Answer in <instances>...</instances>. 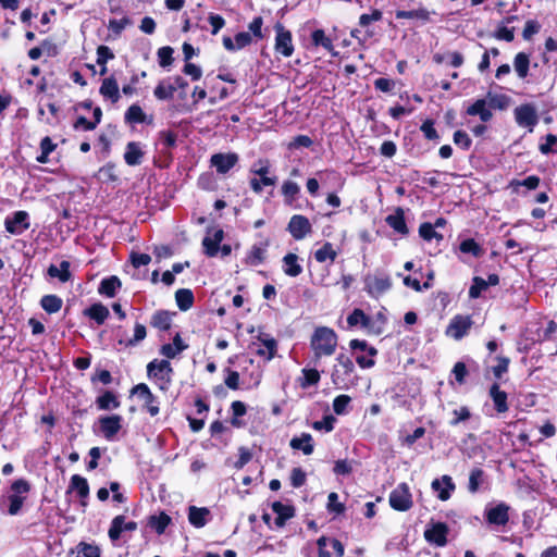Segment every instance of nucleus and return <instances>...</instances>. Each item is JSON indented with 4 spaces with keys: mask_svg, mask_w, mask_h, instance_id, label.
<instances>
[{
    "mask_svg": "<svg viewBox=\"0 0 557 557\" xmlns=\"http://www.w3.org/2000/svg\"><path fill=\"white\" fill-rule=\"evenodd\" d=\"M173 48L165 46L158 50V61L160 66L166 67L172 64L173 62Z\"/></svg>",
    "mask_w": 557,
    "mask_h": 557,
    "instance_id": "nucleus-54",
    "label": "nucleus"
},
{
    "mask_svg": "<svg viewBox=\"0 0 557 557\" xmlns=\"http://www.w3.org/2000/svg\"><path fill=\"white\" fill-rule=\"evenodd\" d=\"M70 265V262L65 260L62 261L59 267L51 264L48 268V275L50 277H57L62 283H65L71 278Z\"/></svg>",
    "mask_w": 557,
    "mask_h": 557,
    "instance_id": "nucleus-36",
    "label": "nucleus"
},
{
    "mask_svg": "<svg viewBox=\"0 0 557 557\" xmlns=\"http://www.w3.org/2000/svg\"><path fill=\"white\" fill-rule=\"evenodd\" d=\"M487 287H488V283H485L484 278H482L480 276L473 277L472 285L470 286V289H469V297L472 299L479 298L481 296L482 292L485 290Z\"/></svg>",
    "mask_w": 557,
    "mask_h": 557,
    "instance_id": "nucleus-53",
    "label": "nucleus"
},
{
    "mask_svg": "<svg viewBox=\"0 0 557 557\" xmlns=\"http://www.w3.org/2000/svg\"><path fill=\"white\" fill-rule=\"evenodd\" d=\"M73 491H75L79 498L82 499V505L86 506V499L89 495V485L87 480L79 474L72 475L67 493H71Z\"/></svg>",
    "mask_w": 557,
    "mask_h": 557,
    "instance_id": "nucleus-17",
    "label": "nucleus"
},
{
    "mask_svg": "<svg viewBox=\"0 0 557 557\" xmlns=\"http://www.w3.org/2000/svg\"><path fill=\"white\" fill-rule=\"evenodd\" d=\"M287 231L293 238L301 240L312 232V226L308 218L301 214H295L289 220Z\"/></svg>",
    "mask_w": 557,
    "mask_h": 557,
    "instance_id": "nucleus-8",
    "label": "nucleus"
},
{
    "mask_svg": "<svg viewBox=\"0 0 557 557\" xmlns=\"http://www.w3.org/2000/svg\"><path fill=\"white\" fill-rule=\"evenodd\" d=\"M187 345L184 344L180 334H176L172 344H165L161 347V354L166 358H175L180 352L185 350Z\"/></svg>",
    "mask_w": 557,
    "mask_h": 557,
    "instance_id": "nucleus-33",
    "label": "nucleus"
},
{
    "mask_svg": "<svg viewBox=\"0 0 557 557\" xmlns=\"http://www.w3.org/2000/svg\"><path fill=\"white\" fill-rule=\"evenodd\" d=\"M121 281L117 276L103 278L98 287V293L107 297H114L117 289L121 288Z\"/></svg>",
    "mask_w": 557,
    "mask_h": 557,
    "instance_id": "nucleus-29",
    "label": "nucleus"
},
{
    "mask_svg": "<svg viewBox=\"0 0 557 557\" xmlns=\"http://www.w3.org/2000/svg\"><path fill=\"white\" fill-rule=\"evenodd\" d=\"M238 162V154L235 152L214 153L210 158L211 166L216 169L219 174H226Z\"/></svg>",
    "mask_w": 557,
    "mask_h": 557,
    "instance_id": "nucleus-10",
    "label": "nucleus"
},
{
    "mask_svg": "<svg viewBox=\"0 0 557 557\" xmlns=\"http://www.w3.org/2000/svg\"><path fill=\"white\" fill-rule=\"evenodd\" d=\"M146 114L138 104H132L125 112V120L129 123H144Z\"/></svg>",
    "mask_w": 557,
    "mask_h": 557,
    "instance_id": "nucleus-51",
    "label": "nucleus"
},
{
    "mask_svg": "<svg viewBox=\"0 0 557 557\" xmlns=\"http://www.w3.org/2000/svg\"><path fill=\"white\" fill-rule=\"evenodd\" d=\"M210 515V511L206 507H196L190 506L188 508V521L191 525L195 528H202L208 522V516Z\"/></svg>",
    "mask_w": 557,
    "mask_h": 557,
    "instance_id": "nucleus-25",
    "label": "nucleus"
},
{
    "mask_svg": "<svg viewBox=\"0 0 557 557\" xmlns=\"http://www.w3.org/2000/svg\"><path fill=\"white\" fill-rule=\"evenodd\" d=\"M392 287L388 275H368L364 278V290L373 298H379Z\"/></svg>",
    "mask_w": 557,
    "mask_h": 557,
    "instance_id": "nucleus-6",
    "label": "nucleus"
},
{
    "mask_svg": "<svg viewBox=\"0 0 557 557\" xmlns=\"http://www.w3.org/2000/svg\"><path fill=\"white\" fill-rule=\"evenodd\" d=\"M540 151L543 154L557 152V136L554 134L546 135L545 143L540 145Z\"/></svg>",
    "mask_w": 557,
    "mask_h": 557,
    "instance_id": "nucleus-56",
    "label": "nucleus"
},
{
    "mask_svg": "<svg viewBox=\"0 0 557 557\" xmlns=\"http://www.w3.org/2000/svg\"><path fill=\"white\" fill-rule=\"evenodd\" d=\"M40 305L48 313H55L62 308V299L55 295H46L41 298Z\"/></svg>",
    "mask_w": 557,
    "mask_h": 557,
    "instance_id": "nucleus-43",
    "label": "nucleus"
},
{
    "mask_svg": "<svg viewBox=\"0 0 557 557\" xmlns=\"http://www.w3.org/2000/svg\"><path fill=\"white\" fill-rule=\"evenodd\" d=\"M336 419L329 414V416H325L322 420L320 421H314L312 423V428L317 431H325V432H331L333 429H334V423H335Z\"/></svg>",
    "mask_w": 557,
    "mask_h": 557,
    "instance_id": "nucleus-58",
    "label": "nucleus"
},
{
    "mask_svg": "<svg viewBox=\"0 0 557 557\" xmlns=\"http://www.w3.org/2000/svg\"><path fill=\"white\" fill-rule=\"evenodd\" d=\"M513 69L520 79H524L529 74L530 57L524 52H519L513 58Z\"/></svg>",
    "mask_w": 557,
    "mask_h": 557,
    "instance_id": "nucleus-31",
    "label": "nucleus"
},
{
    "mask_svg": "<svg viewBox=\"0 0 557 557\" xmlns=\"http://www.w3.org/2000/svg\"><path fill=\"white\" fill-rule=\"evenodd\" d=\"M448 528L445 523H434L424 531V537L429 543L436 546H445L447 543Z\"/></svg>",
    "mask_w": 557,
    "mask_h": 557,
    "instance_id": "nucleus-13",
    "label": "nucleus"
},
{
    "mask_svg": "<svg viewBox=\"0 0 557 557\" xmlns=\"http://www.w3.org/2000/svg\"><path fill=\"white\" fill-rule=\"evenodd\" d=\"M30 491V484L25 479H17L12 482L10 487V494L7 496L0 497V508H2L5 504L7 513L9 516H17L25 503L26 494Z\"/></svg>",
    "mask_w": 557,
    "mask_h": 557,
    "instance_id": "nucleus-1",
    "label": "nucleus"
},
{
    "mask_svg": "<svg viewBox=\"0 0 557 557\" xmlns=\"http://www.w3.org/2000/svg\"><path fill=\"white\" fill-rule=\"evenodd\" d=\"M320 381V373L315 369H304L302 377L300 379V386L307 388L311 385L318 384Z\"/></svg>",
    "mask_w": 557,
    "mask_h": 557,
    "instance_id": "nucleus-50",
    "label": "nucleus"
},
{
    "mask_svg": "<svg viewBox=\"0 0 557 557\" xmlns=\"http://www.w3.org/2000/svg\"><path fill=\"white\" fill-rule=\"evenodd\" d=\"M96 403L98 408L101 410L116 409L120 407V401L117 400L116 396L110 391H107L101 396H99Z\"/></svg>",
    "mask_w": 557,
    "mask_h": 557,
    "instance_id": "nucleus-40",
    "label": "nucleus"
},
{
    "mask_svg": "<svg viewBox=\"0 0 557 557\" xmlns=\"http://www.w3.org/2000/svg\"><path fill=\"white\" fill-rule=\"evenodd\" d=\"M485 99L492 109L506 110L511 103V98L509 96L504 94H494L492 91L486 94Z\"/></svg>",
    "mask_w": 557,
    "mask_h": 557,
    "instance_id": "nucleus-35",
    "label": "nucleus"
},
{
    "mask_svg": "<svg viewBox=\"0 0 557 557\" xmlns=\"http://www.w3.org/2000/svg\"><path fill=\"white\" fill-rule=\"evenodd\" d=\"M176 91V86L172 85L171 83L161 82L158 84V86L154 88V96L159 100H168L171 99L174 96V92Z\"/></svg>",
    "mask_w": 557,
    "mask_h": 557,
    "instance_id": "nucleus-46",
    "label": "nucleus"
},
{
    "mask_svg": "<svg viewBox=\"0 0 557 557\" xmlns=\"http://www.w3.org/2000/svg\"><path fill=\"white\" fill-rule=\"evenodd\" d=\"M419 235L426 242H431L433 239L440 242L443 239V235L437 233L434 225L429 222H424L419 226Z\"/></svg>",
    "mask_w": 557,
    "mask_h": 557,
    "instance_id": "nucleus-47",
    "label": "nucleus"
},
{
    "mask_svg": "<svg viewBox=\"0 0 557 557\" xmlns=\"http://www.w3.org/2000/svg\"><path fill=\"white\" fill-rule=\"evenodd\" d=\"M175 300L177 307L182 311H186L190 309L194 304V294L190 289L187 288L177 289L175 293Z\"/></svg>",
    "mask_w": 557,
    "mask_h": 557,
    "instance_id": "nucleus-37",
    "label": "nucleus"
},
{
    "mask_svg": "<svg viewBox=\"0 0 557 557\" xmlns=\"http://www.w3.org/2000/svg\"><path fill=\"white\" fill-rule=\"evenodd\" d=\"M337 257L336 250L333 248L331 243H324L321 248L315 250L314 258L318 262L323 263L325 261L334 262Z\"/></svg>",
    "mask_w": 557,
    "mask_h": 557,
    "instance_id": "nucleus-41",
    "label": "nucleus"
},
{
    "mask_svg": "<svg viewBox=\"0 0 557 557\" xmlns=\"http://www.w3.org/2000/svg\"><path fill=\"white\" fill-rule=\"evenodd\" d=\"M433 491L437 492V497L445 502L450 498L451 492L455 490V483L451 476L445 474L441 479H435L431 484Z\"/></svg>",
    "mask_w": 557,
    "mask_h": 557,
    "instance_id": "nucleus-15",
    "label": "nucleus"
},
{
    "mask_svg": "<svg viewBox=\"0 0 557 557\" xmlns=\"http://www.w3.org/2000/svg\"><path fill=\"white\" fill-rule=\"evenodd\" d=\"M265 252L264 246L253 245L246 255L245 263L252 267L261 264L265 259Z\"/></svg>",
    "mask_w": 557,
    "mask_h": 557,
    "instance_id": "nucleus-34",
    "label": "nucleus"
},
{
    "mask_svg": "<svg viewBox=\"0 0 557 557\" xmlns=\"http://www.w3.org/2000/svg\"><path fill=\"white\" fill-rule=\"evenodd\" d=\"M84 315L96 321L98 324H103L110 315L109 309L101 302H96L89 308L84 310Z\"/></svg>",
    "mask_w": 557,
    "mask_h": 557,
    "instance_id": "nucleus-26",
    "label": "nucleus"
},
{
    "mask_svg": "<svg viewBox=\"0 0 557 557\" xmlns=\"http://www.w3.org/2000/svg\"><path fill=\"white\" fill-rule=\"evenodd\" d=\"M487 484V475L481 468H473L469 473L468 491L471 494L478 493Z\"/></svg>",
    "mask_w": 557,
    "mask_h": 557,
    "instance_id": "nucleus-20",
    "label": "nucleus"
},
{
    "mask_svg": "<svg viewBox=\"0 0 557 557\" xmlns=\"http://www.w3.org/2000/svg\"><path fill=\"white\" fill-rule=\"evenodd\" d=\"M336 361L337 364L334 366L331 375L332 382L337 388L345 389L352 383L355 366L351 359L345 355H339Z\"/></svg>",
    "mask_w": 557,
    "mask_h": 557,
    "instance_id": "nucleus-3",
    "label": "nucleus"
},
{
    "mask_svg": "<svg viewBox=\"0 0 557 557\" xmlns=\"http://www.w3.org/2000/svg\"><path fill=\"white\" fill-rule=\"evenodd\" d=\"M459 249L463 253H470L473 257H479L482 253V248L472 238L465 239L460 243Z\"/></svg>",
    "mask_w": 557,
    "mask_h": 557,
    "instance_id": "nucleus-52",
    "label": "nucleus"
},
{
    "mask_svg": "<svg viewBox=\"0 0 557 557\" xmlns=\"http://www.w3.org/2000/svg\"><path fill=\"white\" fill-rule=\"evenodd\" d=\"M78 547L79 554H82L84 557H100V549L98 546L81 543Z\"/></svg>",
    "mask_w": 557,
    "mask_h": 557,
    "instance_id": "nucleus-64",
    "label": "nucleus"
},
{
    "mask_svg": "<svg viewBox=\"0 0 557 557\" xmlns=\"http://www.w3.org/2000/svg\"><path fill=\"white\" fill-rule=\"evenodd\" d=\"M389 505L397 511H407L412 507V497L409 486L400 483L389 494Z\"/></svg>",
    "mask_w": 557,
    "mask_h": 557,
    "instance_id": "nucleus-4",
    "label": "nucleus"
},
{
    "mask_svg": "<svg viewBox=\"0 0 557 557\" xmlns=\"http://www.w3.org/2000/svg\"><path fill=\"white\" fill-rule=\"evenodd\" d=\"M224 238L223 230H215L212 236L207 235L202 240L205 252L208 257H215L220 249V244Z\"/></svg>",
    "mask_w": 557,
    "mask_h": 557,
    "instance_id": "nucleus-18",
    "label": "nucleus"
},
{
    "mask_svg": "<svg viewBox=\"0 0 557 557\" xmlns=\"http://www.w3.org/2000/svg\"><path fill=\"white\" fill-rule=\"evenodd\" d=\"M275 50L284 57H290L294 52L292 34L288 30H285L282 26L277 27Z\"/></svg>",
    "mask_w": 557,
    "mask_h": 557,
    "instance_id": "nucleus-14",
    "label": "nucleus"
},
{
    "mask_svg": "<svg viewBox=\"0 0 557 557\" xmlns=\"http://www.w3.org/2000/svg\"><path fill=\"white\" fill-rule=\"evenodd\" d=\"M99 424L101 433L106 440L112 441L122 429V417L119 414L101 417L99 419Z\"/></svg>",
    "mask_w": 557,
    "mask_h": 557,
    "instance_id": "nucleus-11",
    "label": "nucleus"
},
{
    "mask_svg": "<svg viewBox=\"0 0 557 557\" xmlns=\"http://www.w3.org/2000/svg\"><path fill=\"white\" fill-rule=\"evenodd\" d=\"M147 372L149 376L164 379L163 373L170 374L172 372V367L168 360H153L148 363Z\"/></svg>",
    "mask_w": 557,
    "mask_h": 557,
    "instance_id": "nucleus-30",
    "label": "nucleus"
},
{
    "mask_svg": "<svg viewBox=\"0 0 557 557\" xmlns=\"http://www.w3.org/2000/svg\"><path fill=\"white\" fill-rule=\"evenodd\" d=\"M124 520L125 517L123 515L116 516L111 521V525L109 528L108 535L111 541L115 542L121 537L122 532L124 531Z\"/></svg>",
    "mask_w": 557,
    "mask_h": 557,
    "instance_id": "nucleus-48",
    "label": "nucleus"
},
{
    "mask_svg": "<svg viewBox=\"0 0 557 557\" xmlns=\"http://www.w3.org/2000/svg\"><path fill=\"white\" fill-rule=\"evenodd\" d=\"M311 38H312V42L315 46H321L327 50H331L333 47L332 40L325 36V33L323 29H315L312 33Z\"/></svg>",
    "mask_w": 557,
    "mask_h": 557,
    "instance_id": "nucleus-55",
    "label": "nucleus"
},
{
    "mask_svg": "<svg viewBox=\"0 0 557 557\" xmlns=\"http://www.w3.org/2000/svg\"><path fill=\"white\" fill-rule=\"evenodd\" d=\"M113 58L114 54L108 46L101 45L97 48V64L106 65V63Z\"/></svg>",
    "mask_w": 557,
    "mask_h": 557,
    "instance_id": "nucleus-63",
    "label": "nucleus"
},
{
    "mask_svg": "<svg viewBox=\"0 0 557 557\" xmlns=\"http://www.w3.org/2000/svg\"><path fill=\"white\" fill-rule=\"evenodd\" d=\"M231 408L234 416V418L232 419V425L240 426V423L237 420V418L243 417L246 413V405L240 400H235L232 403Z\"/></svg>",
    "mask_w": 557,
    "mask_h": 557,
    "instance_id": "nucleus-59",
    "label": "nucleus"
},
{
    "mask_svg": "<svg viewBox=\"0 0 557 557\" xmlns=\"http://www.w3.org/2000/svg\"><path fill=\"white\" fill-rule=\"evenodd\" d=\"M430 15V11H428L425 8H419L417 10L410 11L398 10L395 13L396 18H417L422 22H429Z\"/></svg>",
    "mask_w": 557,
    "mask_h": 557,
    "instance_id": "nucleus-38",
    "label": "nucleus"
},
{
    "mask_svg": "<svg viewBox=\"0 0 557 557\" xmlns=\"http://www.w3.org/2000/svg\"><path fill=\"white\" fill-rule=\"evenodd\" d=\"M290 447L301 450L305 455H311L313 453L312 436L309 433H302L299 437L292 438Z\"/></svg>",
    "mask_w": 557,
    "mask_h": 557,
    "instance_id": "nucleus-32",
    "label": "nucleus"
},
{
    "mask_svg": "<svg viewBox=\"0 0 557 557\" xmlns=\"http://www.w3.org/2000/svg\"><path fill=\"white\" fill-rule=\"evenodd\" d=\"M29 215L26 211H16L4 220L5 231L12 235H21L29 228Z\"/></svg>",
    "mask_w": 557,
    "mask_h": 557,
    "instance_id": "nucleus-7",
    "label": "nucleus"
},
{
    "mask_svg": "<svg viewBox=\"0 0 557 557\" xmlns=\"http://www.w3.org/2000/svg\"><path fill=\"white\" fill-rule=\"evenodd\" d=\"M272 510L277 515L275 518V524L282 528L285 522L294 517V508L288 505H284L281 502H274L272 504Z\"/></svg>",
    "mask_w": 557,
    "mask_h": 557,
    "instance_id": "nucleus-28",
    "label": "nucleus"
},
{
    "mask_svg": "<svg viewBox=\"0 0 557 557\" xmlns=\"http://www.w3.org/2000/svg\"><path fill=\"white\" fill-rule=\"evenodd\" d=\"M171 523V518L164 513L161 512L158 516H151L149 518V525L158 533L162 534L164 533L168 525Z\"/></svg>",
    "mask_w": 557,
    "mask_h": 557,
    "instance_id": "nucleus-44",
    "label": "nucleus"
},
{
    "mask_svg": "<svg viewBox=\"0 0 557 557\" xmlns=\"http://www.w3.org/2000/svg\"><path fill=\"white\" fill-rule=\"evenodd\" d=\"M351 398L348 395H338L333 400V410L336 414H344Z\"/></svg>",
    "mask_w": 557,
    "mask_h": 557,
    "instance_id": "nucleus-57",
    "label": "nucleus"
},
{
    "mask_svg": "<svg viewBox=\"0 0 557 557\" xmlns=\"http://www.w3.org/2000/svg\"><path fill=\"white\" fill-rule=\"evenodd\" d=\"M282 195L286 203H292L300 193V186L290 180L283 182L281 187Z\"/></svg>",
    "mask_w": 557,
    "mask_h": 557,
    "instance_id": "nucleus-39",
    "label": "nucleus"
},
{
    "mask_svg": "<svg viewBox=\"0 0 557 557\" xmlns=\"http://www.w3.org/2000/svg\"><path fill=\"white\" fill-rule=\"evenodd\" d=\"M150 323L158 330L166 331L171 326V317L166 311H157L153 313Z\"/></svg>",
    "mask_w": 557,
    "mask_h": 557,
    "instance_id": "nucleus-45",
    "label": "nucleus"
},
{
    "mask_svg": "<svg viewBox=\"0 0 557 557\" xmlns=\"http://www.w3.org/2000/svg\"><path fill=\"white\" fill-rule=\"evenodd\" d=\"M349 326L361 325L368 327L370 325V318L361 310L355 309L347 318Z\"/></svg>",
    "mask_w": 557,
    "mask_h": 557,
    "instance_id": "nucleus-49",
    "label": "nucleus"
},
{
    "mask_svg": "<svg viewBox=\"0 0 557 557\" xmlns=\"http://www.w3.org/2000/svg\"><path fill=\"white\" fill-rule=\"evenodd\" d=\"M251 173L261 177V182L265 186H274L276 184L275 176H268L270 172L269 161L259 160L258 163H255L250 170Z\"/></svg>",
    "mask_w": 557,
    "mask_h": 557,
    "instance_id": "nucleus-27",
    "label": "nucleus"
},
{
    "mask_svg": "<svg viewBox=\"0 0 557 557\" xmlns=\"http://www.w3.org/2000/svg\"><path fill=\"white\" fill-rule=\"evenodd\" d=\"M327 510L335 513H343L345 506L338 502V495L332 492L327 496Z\"/></svg>",
    "mask_w": 557,
    "mask_h": 557,
    "instance_id": "nucleus-61",
    "label": "nucleus"
},
{
    "mask_svg": "<svg viewBox=\"0 0 557 557\" xmlns=\"http://www.w3.org/2000/svg\"><path fill=\"white\" fill-rule=\"evenodd\" d=\"M283 271L287 276L296 277L302 273V267L296 253H287L283 258Z\"/></svg>",
    "mask_w": 557,
    "mask_h": 557,
    "instance_id": "nucleus-24",
    "label": "nucleus"
},
{
    "mask_svg": "<svg viewBox=\"0 0 557 557\" xmlns=\"http://www.w3.org/2000/svg\"><path fill=\"white\" fill-rule=\"evenodd\" d=\"M99 92L103 98L110 99L113 103H116L120 99V89L116 79L113 76L104 78Z\"/></svg>",
    "mask_w": 557,
    "mask_h": 557,
    "instance_id": "nucleus-19",
    "label": "nucleus"
},
{
    "mask_svg": "<svg viewBox=\"0 0 557 557\" xmlns=\"http://www.w3.org/2000/svg\"><path fill=\"white\" fill-rule=\"evenodd\" d=\"M385 221L388 224V226L392 227L398 234H408L409 231L406 225L405 214L401 208H397L393 214L387 215Z\"/></svg>",
    "mask_w": 557,
    "mask_h": 557,
    "instance_id": "nucleus-23",
    "label": "nucleus"
},
{
    "mask_svg": "<svg viewBox=\"0 0 557 557\" xmlns=\"http://www.w3.org/2000/svg\"><path fill=\"white\" fill-rule=\"evenodd\" d=\"M490 397L492 398L498 413L508 411L507 393L500 389L498 383H494L490 387Z\"/></svg>",
    "mask_w": 557,
    "mask_h": 557,
    "instance_id": "nucleus-21",
    "label": "nucleus"
},
{
    "mask_svg": "<svg viewBox=\"0 0 557 557\" xmlns=\"http://www.w3.org/2000/svg\"><path fill=\"white\" fill-rule=\"evenodd\" d=\"M454 419L449 421V424L455 426L460 422L467 421L471 417V412L468 407H460L453 411Z\"/></svg>",
    "mask_w": 557,
    "mask_h": 557,
    "instance_id": "nucleus-60",
    "label": "nucleus"
},
{
    "mask_svg": "<svg viewBox=\"0 0 557 557\" xmlns=\"http://www.w3.org/2000/svg\"><path fill=\"white\" fill-rule=\"evenodd\" d=\"M472 326V320L469 315H455L447 326L446 334L454 339H461L467 335L468 331Z\"/></svg>",
    "mask_w": 557,
    "mask_h": 557,
    "instance_id": "nucleus-9",
    "label": "nucleus"
},
{
    "mask_svg": "<svg viewBox=\"0 0 557 557\" xmlns=\"http://www.w3.org/2000/svg\"><path fill=\"white\" fill-rule=\"evenodd\" d=\"M467 114L471 116L478 115L482 122H488L493 117L492 110L486 99H478L467 109Z\"/></svg>",
    "mask_w": 557,
    "mask_h": 557,
    "instance_id": "nucleus-16",
    "label": "nucleus"
},
{
    "mask_svg": "<svg viewBox=\"0 0 557 557\" xmlns=\"http://www.w3.org/2000/svg\"><path fill=\"white\" fill-rule=\"evenodd\" d=\"M515 121L520 127H527L529 132L539 123V115L536 109L531 103L518 106L513 110Z\"/></svg>",
    "mask_w": 557,
    "mask_h": 557,
    "instance_id": "nucleus-5",
    "label": "nucleus"
},
{
    "mask_svg": "<svg viewBox=\"0 0 557 557\" xmlns=\"http://www.w3.org/2000/svg\"><path fill=\"white\" fill-rule=\"evenodd\" d=\"M144 151L141 145L137 141H129L126 145L124 153L125 163L129 166H135L141 163Z\"/></svg>",
    "mask_w": 557,
    "mask_h": 557,
    "instance_id": "nucleus-22",
    "label": "nucleus"
},
{
    "mask_svg": "<svg viewBox=\"0 0 557 557\" xmlns=\"http://www.w3.org/2000/svg\"><path fill=\"white\" fill-rule=\"evenodd\" d=\"M509 506L505 503H499L495 507L485 509V518L490 524L505 525L509 521Z\"/></svg>",
    "mask_w": 557,
    "mask_h": 557,
    "instance_id": "nucleus-12",
    "label": "nucleus"
},
{
    "mask_svg": "<svg viewBox=\"0 0 557 557\" xmlns=\"http://www.w3.org/2000/svg\"><path fill=\"white\" fill-rule=\"evenodd\" d=\"M260 342L262 343L263 347L258 348L257 354L259 356L265 358L267 360H271L276 352V347H277L276 341L272 337H264V338L260 337Z\"/></svg>",
    "mask_w": 557,
    "mask_h": 557,
    "instance_id": "nucleus-42",
    "label": "nucleus"
},
{
    "mask_svg": "<svg viewBox=\"0 0 557 557\" xmlns=\"http://www.w3.org/2000/svg\"><path fill=\"white\" fill-rule=\"evenodd\" d=\"M382 12L377 9L373 10L371 14H361L359 17V25L361 27H367L373 22H379L382 20Z\"/></svg>",
    "mask_w": 557,
    "mask_h": 557,
    "instance_id": "nucleus-62",
    "label": "nucleus"
},
{
    "mask_svg": "<svg viewBox=\"0 0 557 557\" xmlns=\"http://www.w3.org/2000/svg\"><path fill=\"white\" fill-rule=\"evenodd\" d=\"M310 345L317 358L331 356L337 346V335L327 326H319L311 336Z\"/></svg>",
    "mask_w": 557,
    "mask_h": 557,
    "instance_id": "nucleus-2",
    "label": "nucleus"
}]
</instances>
